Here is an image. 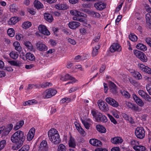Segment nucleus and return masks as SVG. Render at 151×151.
<instances>
[{"instance_id": "obj_1", "label": "nucleus", "mask_w": 151, "mask_h": 151, "mask_svg": "<svg viewBox=\"0 0 151 151\" xmlns=\"http://www.w3.org/2000/svg\"><path fill=\"white\" fill-rule=\"evenodd\" d=\"M25 139V137L22 131L18 130L15 132L11 137L12 142L16 144L13 146L12 149L16 150L19 148L23 145Z\"/></svg>"}, {"instance_id": "obj_2", "label": "nucleus", "mask_w": 151, "mask_h": 151, "mask_svg": "<svg viewBox=\"0 0 151 151\" xmlns=\"http://www.w3.org/2000/svg\"><path fill=\"white\" fill-rule=\"evenodd\" d=\"M49 140L54 144L57 145L61 142L60 135L58 131L54 128H52L48 132Z\"/></svg>"}, {"instance_id": "obj_3", "label": "nucleus", "mask_w": 151, "mask_h": 151, "mask_svg": "<svg viewBox=\"0 0 151 151\" xmlns=\"http://www.w3.org/2000/svg\"><path fill=\"white\" fill-rule=\"evenodd\" d=\"M134 53L135 56L140 60L144 62H146L147 61V58L145 54L143 52L135 50H134Z\"/></svg>"}, {"instance_id": "obj_4", "label": "nucleus", "mask_w": 151, "mask_h": 151, "mask_svg": "<svg viewBox=\"0 0 151 151\" xmlns=\"http://www.w3.org/2000/svg\"><path fill=\"white\" fill-rule=\"evenodd\" d=\"M97 104L99 109L101 111L106 112L109 110L108 105L106 103L101 100H99L97 101Z\"/></svg>"}, {"instance_id": "obj_5", "label": "nucleus", "mask_w": 151, "mask_h": 151, "mask_svg": "<svg viewBox=\"0 0 151 151\" xmlns=\"http://www.w3.org/2000/svg\"><path fill=\"white\" fill-rule=\"evenodd\" d=\"M135 134L136 136L138 138L142 139L145 136V131L142 127H137L135 130Z\"/></svg>"}, {"instance_id": "obj_6", "label": "nucleus", "mask_w": 151, "mask_h": 151, "mask_svg": "<svg viewBox=\"0 0 151 151\" xmlns=\"http://www.w3.org/2000/svg\"><path fill=\"white\" fill-rule=\"evenodd\" d=\"M105 101L108 104L114 107H116L119 106L118 103L112 98L110 97L106 98Z\"/></svg>"}, {"instance_id": "obj_7", "label": "nucleus", "mask_w": 151, "mask_h": 151, "mask_svg": "<svg viewBox=\"0 0 151 151\" xmlns=\"http://www.w3.org/2000/svg\"><path fill=\"white\" fill-rule=\"evenodd\" d=\"M121 50V46L118 43L113 44L110 47V50L111 52H114L116 51L120 52Z\"/></svg>"}, {"instance_id": "obj_8", "label": "nucleus", "mask_w": 151, "mask_h": 151, "mask_svg": "<svg viewBox=\"0 0 151 151\" xmlns=\"http://www.w3.org/2000/svg\"><path fill=\"white\" fill-rule=\"evenodd\" d=\"M48 146L47 142L45 140H43L40 143L39 147V151H48Z\"/></svg>"}, {"instance_id": "obj_9", "label": "nucleus", "mask_w": 151, "mask_h": 151, "mask_svg": "<svg viewBox=\"0 0 151 151\" xmlns=\"http://www.w3.org/2000/svg\"><path fill=\"white\" fill-rule=\"evenodd\" d=\"M38 29L41 33L45 35L48 36L50 35V32L45 25H40L38 27Z\"/></svg>"}, {"instance_id": "obj_10", "label": "nucleus", "mask_w": 151, "mask_h": 151, "mask_svg": "<svg viewBox=\"0 0 151 151\" xmlns=\"http://www.w3.org/2000/svg\"><path fill=\"white\" fill-rule=\"evenodd\" d=\"M37 48L40 51H46L48 49L47 47L41 42H38L36 43Z\"/></svg>"}, {"instance_id": "obj_11", "label": "nucleus", "mask_w": 151, "mask_h": 151, "mask_svg": "<svg viewBox=\"0 0 151 151\" xmlns=\"http://www.w3.org/2000/svg\"><path fill=\"white\" fill-rule=\"evenodd\" d=\"M94 6L97 10H102L106 7V4L101 2H99L94 4Z\"/></svg>"}, {"instance_id": "obj_12", "label": "nucleus", "mask_w": 151, "mask_h": 151, "mask_svg": "<svg viewBox=\"0 0 151 151\" xmlns=\"http://www.w3.org/2000/svg\"><path fill=\"white\" fill-rule=\"evenodd\" d=\"M133 97L137 104L141 107H142L144 106V103L142 100L136 94L133 95Z\"/></svg>"}, {"instance_id": "obj_13", "label": "nucleus", "mask_w": 151, "mask_h": 151, "mask_svg": "<svg viewBox=\"0 0 151 151\" xmlns=\"http://www.w3.org/2000/svg\"><path fill=\"white\" fill-rule=\"evenodd\" d=\"M81 25V24L76 21H71L69 22L68 26L72 29H75Z\"/></svg>"}, {"instance_id": "obj_14", "label": "nucleus", "mask_w": 151, "mask_h": 151, "mask_svg": "<svg viewBox=\"0 0 151 151\" xmlns=\"http://www.w3.org/2000/svg\"><path fill=\"white\" fill-rule=\"evenodd\" d=\"M138 66H139V69L142 70V71H144L148 74H151V69L148 67L146 66L141 64H138Z\"/></svg>"}, {"instance_id": "obj_15", "label": "nucleus", "mask_w": 151, "mask_h": 151, "mask_svg": "<svg viewBox=\"0 0 151 151\" xmlns=\"http://www.w3.org/2000/svg\"><path fill=\"white\" fill-rule=\"evenodd\" d=\"M109 88L110 92L112 93L116 94L117 93L116 85L111 81L109 82Z\"/></svg>"}, {"instance_id": "obj_16", "label": "nucleus", "mask_w": 151, "mask_h": 151, "mask_svg": "<svg viewBox=\"0 0 151 151\" xmlns=\"http://www.w3.org/2000/svg\"><path fill=\"white\" fill-rule=\"evenodd\" d=\"M35 133V128H32L29 131L27 135V139L29 141L31 140L34 137Z\"/></svg>"}, {"instance_id": "obj_17", "label": "nucleus", "mask_w": 151, "mask_h": 151, "mask_svg": "<svg viewBox=\"0 0 151 151\" xmlns=\"http://www.w3.org/2000/svg\"><path fill=\"white\" fill-rule=\"evenodd\" d=\"M74 124L76 129L78 131L80 134L83 136L85 135L86 134L85 132L81 127L80 124L76 122H74Z\"/></svg>"}, {"instance_id": "obj_18", "label": "nucleus", "mask_w": 151, "mask_h": 151, "mask_svg": "<svg viewBox=\"0 0 151 151\" xmlns=\"http://www.w3.org/2000/svg\"><path fill=\"white\" fill-rule=\"evenodd\" d=\"M111 142L114 144H117L122 143L123 142V140L119 137H115L111 138Z\"/></svg>"}, {"instance_id": "obj_19", "label": "nucleus", "mask_w": 151, "mask_h": 151, "mask_svg": "<svg viewBox=\"0 0 151 151\" xmlns=\"http://www.w3.org/2000/svg\"><path fill=\"white\" fill-rule=\"evenodd\" d=\"M70 13L72 15L77 17H86V15L77 10H73L70 11Z\"/></svg>"}, {"instance_id": "obj_20", "label": "nucleus", "mask_w": 151, "mask_h": 151, "mask_svg": "<svg viewBox=\"0 0 151 151\" xmlns=\"http://www.w3.org/2000/svg\"><path fill=\"white\" fill-rule=\"evenodd\" d=\"M55 7L57 9L64 10L67 9L69 6L63 3L57 4L55 5Z\"/></svg>"}, {"instance_id": "obj_21", "label": "nucleus", "mask_w": 151, "mask_h": 151, "mask_svg": "<svg viewBox=\"0 0 151 151\" xmlns=\"http://www.w3.org/2000/svg\"><path fill=\"white\" fill-rule=\"evenodd\" d=\"M19 21L18 18L17 17H13L10 19L8 22V24L13 25L15 24Z\"/></svg>"}, {"instance_id": "obj_22", "label": "nucleus", "mask_w": 151, "mask_h": 151, "mask_svg": "<svg viewBox=\"0 0 151 151\" xmlns=\"http://www.w3.org/2000/svg\"><path fill=\"white\" fill-rule=\"evenodd\" d=\"M13 45L15 49L19 52L22 51V48L20 43L17 42H14L13 43Z\"/></svg>"}, {"instance_id": "obj_23", "label": "nucleus", "mask_w": 151, "mask_h": 151, "mask_svg": "<svg viewBox=\"0 0 151 151\" xmlns=\"http://www.w3.org/2000/svg\"><path fill=\"white\" fill-rule=\"evenodd\" d=\"M44 17L45 20L50 22H51L53 19L52 15L48 13L44 14Z\"/></svg>"}, {"instance_id": "obj_24", "label": "nucleus", "mask_w": 151, "mask_h": 151, "mask_svg": "<svg viewBox=\"0 0 151 151\" xmlns=\"http://www.w3.org/2000/svg\"><path fill=\"white\" fill-rule=\"evenodd\" d=\"M60 79L63 81H65L70 80H73L74 81V80H75V79L74 78L70 76L69 74H67L61 77Z\"/></svg>"}, {"instance_id": "obj_25", "label": "nucleus", "mask_w": 151, "mask_h": 151, "mask_svg": "<svg viewBox=\"0 0 151 151\" xmlns=\"http://www.w3.org/2000/svg\"><path fill=\"white\" fill-rule=\"evenodd\" d=\"M24 44L31 51L34 50V49L33 48L32 45L28 41H25L24 42Z\"/></svg>"}, {"instance_id": "obj_26", "label": "nucleus", "mask_w": 151, "mask_h": 151, "mask_svg": "<svg viewBox=\"0 0 151 151\" xmlns=\"http://www.w3.org/2000/svg\"><path fill=\"white\" fill-rule=\"evenodd\" d=\"M88 14L90 16L95 18H99L101 16L99 13L93 11H89L88 12Z\"/></svg>"}, {"instance_id": "obj_27", "label": "nucleus", "mask_w": 151, "mask_h": 151, "mask_svg": "<svg viewBox=\"0 0 151 151\" xmlns=\"http://www.w3.org/2000/svg\"><path fill=\"white\" fill-rule=\"evenodd\" d=\"M42 95L44 99L49 98L53 96L51 94H50L48 90H46L44 92Z\"/></svg>"}, {"instance_id": "obj_28", "label": "nucleus", "mask_w": 151, "mask_h": 151, "mask_svg": "<svg viewBox=\"0 0 151 151\" xmlns=\"http://www.w3.org/2000/svg\"><path fill=\"white\" fill-rule=\"evenodd\" d=\"M136 47L138 49L142 50L143 51H145L147 50L146 46L144 45L139 43L136 46Z\"/></svg>"}, {"instance_id": "obj_29", "label": "nucleus", "mask_w": 151, "mask_h": 151, "mask_svg": "<svg viewBox=\"0 0 151 151\" xmlns=\"http://www.w3.org/2000/svg\"><path fill=\"white\" fill-rule=\"evenodd\" d=\"M68 144L70 147L74 148L76 146V145L75 139L72 137H70V139L68 142Z\"/></svg>"}, {"instance_id": "obj_30", "label": "nucleus", "mask_w": 151, "mask_h": 151, "mask_svg": "<svg viewBox=\"0 0 151 151\" xmlns=\"http://www.w3.org/2000/svg\"><path fill=\"white\" fill-rule=\"evenodd\" d=\"M96 128L97 130L101 133H104L106 132V129L102 125H97L96 126Z\"/></svg>"}, {"instance_id": "obj_31", "label": "nucleus", "mask_w": 151, "mask_h": 151, "mask_svg": "<svg viewBox=\"0 0 151 151\" xmlns=\"http://www.w3.org/2000/svg\"><path fill=\"white\" fill-rule=\"evenodd\" d=\"M34 5L35 7L38 9L42 8L43 7V5L39 1L35 0L34 3Z\"/></svg>"}, {"instance_id": "obj_32", "label": "nucleus", "mask_w": 151, "mask_h": 151, "mask_svg": "<svg viewBox=\"0 0 151 151\" xmlns=\"http://www.w3.org/2000/svg\"><path fill=\"white\" fill-rule=\"evenodd\" d=\"M133 148L136 151H144L145 149V147L141 145L134 146Z\"/></svg>"}, {"instance_id": "obj_33", "label": "nucleus", "mask_w": 151, "mask_h": 151, "mask_svg": "<svg viewBox=\"0 0 151 151\" xmlns=\"http://www.w3.org/2000/svg\"><path fill=\"white\" fill-rule=\"evenodd\" d=\"M26 57L27 59L33 61L35 59V57L34 55L30 52L27 53L26 54Z\"/></svg>"}, {"instance_id": "obj_34", "label": "nucleus", "mask_w": 151, "mask_h": 151, "mask_svg": "<svg viewBox=\"0 0 151 151\" xmlns=\"http://www.w3.org/2000/svg\"><path fill=\"white\" fill-rule=\"evenodd\" d=\"M91 113L93 116L96 119L99 114H101V112L95 109H92L91 110Z\"/></svg>"}, {"instance_id": "obj_35", "label": "nucleus", "mask_w": 151, "mask_h": 151, "mask_svg": "<svg viewBox=\"0 0 151 151\" xmlns=\"http://www.w3.org/2000/svg\"><path fill=\"white\" fill-rule=\"evenodd\" d=\"M17 6L15 4H13L9 6V9L11 12H16L17 10Z\"/></svg>"}, {"instance_id": "obj_36", "label": "nucleus", "mask_w": 151, "mask_h": 151, "mask_svg": "<svg viewBox=\"0 0 151 151\" xmlns=\"http://www.w3.org/2000/svg\"><path fill=\"white\" fill-rule=\"evenodd\" d=\"M100 46L99 45H98L95 48H93L92 52V55L93 56H96L98 54V50L99 49Z\"/></svg>"}, {"instance_id": "obj_37", "label": "nucleus", "mask_w": 151, "mask_h": 151, "mask_svg": "<svg viewBox=\"0 0 151 151\" xmlns=\"http://www.w3.org/2000/svg\"><path fill=\"white\" fill-rule=\"evenodd\" d=\"M37 103V101L35 100H29L27 101L24 102L23 103V105L26 106L27 105H30L34 104H36Z\"/></svg>"}, {"instance_id": "obj_38", "label": "nucleus", "mask_w": 151, "mask_h": 151, "mask_svg": "<svg viewBox=\"0 0 151 151\" xmlns=\"http://www.w3.org/2000/svg\"><path fill=\"white\" fill-rule=\"evenodd\" d=\"M32 25L31 22L27 21L24 22L22 24V27L24 29H27L28 28Z\"/></svg>"}, {"instance_id": "obj_39", "label": "nucleus", "mask_w": 151, "mask_h": 151, "mask_svg": "<svg viewBox=\"0 0 151 151\" xmlns=\"http://www.w3.org/2000/svg\"><path fill=\"white\" fill-rule=\"evenodd\" d=\"M9 55L11 58L14 59H17L18 57V54L17 52L14 51L11 52Z\"/></svg>"}, {"instance_id": "obj_40", "label": "nucleus", "mask_w": 151, "mask_h": 151, "mask_svg": "<svg viewBox=\"0 0 151 151\" xmlns=\"http://www.w3.org/2000/svg\"><path fill=\"white\" fill-rule=\"evenodd\" d=\"M146 18L147 24L148 25H151V16L148 13L146 15Z\"/></svg>"}, {"instance_id": "obj_41", "label": "nucleus", "mask_w": 151, "mask_h": 151, "mask_svg": "<svg viewBox=\"0 0 151 151\" xmlns=\"http://www.w3.org/2000/svg\"><path fill=\"white\" fill-rule=\"evenodd\" d=\"M123 117L126 120L129 121L131 123L133 122V119L131 117H129L128 116L125 114H123L122 115Z\"/></svg>"}, {"instance_id": "obj_42", "label": "nucleus", "mask_w": 151, "mask_h": 151, "mask_svg": "<svg viewBox=\"0 0 151 151\" xmlns=\"http://www.w3.org/2000/svg\"><path fill=\"white\" fill-rule=\"evenodd\" d=\"M8 35L11 37H13L15 34L14 32L13 29L10 28L9 29L7 30Z\"/></svg>"}, {"instance_id": "obj_43", "label": "nucleus", "mask_w": 151, "mask_h": 151, "mask_svg": "<svg viewBox=\"0 0 151 151\" xmlns=\"http://www.w3.org/2000/svg\"><path fill=\"white\" fill-rule=\"evenodd\" d=\"M58 151H66L65 146L63 144H60L58 148Z\"/></svg>"}, {"instance_id": "obj_44", "label": "nucleus", "mask_w": 151, "mask_h": 151, "mask_svg": "<svg viewBox=\"0 0 151 151\" xmlns=\"http://www.w3.org/2000/svg\"><path fill=\"white\" fill-rule=\"evenodd\" d=\"M6 144V141L5 140H2L0 141V151L3 149Z\"/></svg>"}, {"instance_id": "obj_45", "label": "nucleus", "mask_w": 151, "mask_h": 151, "mask_svg": "<svg viewBox=\"0 0 151 151\" xmlns=\"http://www.w3.org/2000/svg\"><path fill=\"white\" fill-rule=\"evenodd\" d=\"M52 85V84L50 82H45L39 86L43 88H46Z\"/></svg>"}, {"instance_id": "obj_46", "label": "nucleus", "mask_w": 151, "mask_h": 151, "mask_svg": "<svg viewBox=\"0 0 151 151\" xmlns=\"http://www.w3.org/2000/svg\"><path fill=\"white\" fill-rule=\"evenodd\" d=\"M129 38L131 41H132L135 42L136 41L137 39V37L134 34H130Z\"/></svg>"}, {"instance_id": "obj_47", "label": "nucleus", "mask_w": 151, "mask_h": 151, "mask_svg": "<svg viewBox=\"0 0 151 151\" xmlns=\"http://www.w3.org/2000/svg\"><path fill=\"white\" fill-rule=\"evenodd\" d=\"M82 122L86 129H89L90 127V124L87 121L83 120V119L82 120Z\"/></svg>"}, {"instance_id": "obj_48", "label": "nucleus", "mask_w": 151, "mask_h": 151, "mask_svg": "<svg viewBox=\"0 0 151 151\" xmlns=\"http://www.w3.org/2000/svg\"><path fill=\"white\" fill-rule=\"evenodd\" d=\"M8 62L12 65L17 66H19L20 65V63H19L14 60L9 61H8Z\"/></svg>"}, {"instance_id": "obj_49", "label": "nucleus", "mask_w": 151, "mask_h": 151, "mask_svg": "<svg viewBox=\"0 0 151 151\" xmlns=\"http://www.w3.org/2000/svg\"><path fill=\"white\" fill-rule=\"evenodd\" d=\"M135 111L139 112L141 111L142 109L139 107L138 106L136 105H133L131 109Z\"/></svg>"}, {"instance_id": "obj_50", "label": "nucleus", "mask_w": 151, "mask_h": 151, "mask_svg": "<svg viewBox=\"0 0 151 151\" xmlns=\"http://www.w3.org/2000/svg\"><path fill=\"white\" fill-rule=\"evenodd\" d=\"M29 149V146L28 145H26L23 146L18 151H28Z\"/></svg>"}, {"instance_id": "obj_51", "label": "nucleus", "mask_w": 151, "mask_h": 151, "mask_svg": "<svg viewBox=\"0 0 151 151\" xmlns=\"http://www.w3.org/2000/svg\"><path fill=\"white\" fill-rule=\"evenodd\" d=\"M134 75V77L138 80L141 79L142 78L141 75L138 72H135Z\"/></svg>"}, {"instance_id": "obj_52", "label": "nucleus", "mask_w": 151, "mask_h": 151, "mask_svg": "<svg viewBox=\"0 0 151 151\" xmlns=\"http://www.w3.org/2000/svg\"><path fill=\"white\" fill-rule=\"evenodd\" d=\"M121 93L123 96L126 98H129L130 97V95L127 91H124L121 92Z\"/></svg>"}, {"instance_id": "obj_53", "label": "nucleus", "mask_w": 151, "mask_h": 151, "mask_svg": "<svg viewBox=\"0 0 151 151\" xmlns=\"http://www.w3.org/2000/svg\"><path fill=\"white\" fill-rule=\"evenodd\" d=\"M66 39L68 42L73 45H75L76 44L75 41L73 39H72L69 37H67Z\"/></svg>"}, {"instance_id": "obj_54", "label": "nucleus", "mask_w": 151, "mask_h": 151, "mask_svg": "<svg viewBox=\"0 0 151 151\" xmlns=\"http://www.w3.org/2000/svg\"><path fill=\"white\" fill-rule=\"evenodd\" d=\"M49 42L52 46H55L57 44L56 40H54L50 39Z\"/></svg>"}, {"instance_id": "obj_55", "label": "nucleus", "mask_w": 151, "mask_h": 151, "mask_svg": "<svg viewBox=\"0 0 151 151\" xmlns=\"http://www.w3.org/2000/svg\"><path fill=\"white\" fill-rule=\"evenodd\" d=\"M108 116L110 119L111 122H113L114 124H116L117 123V122L115 119L113 117V116L109 114H108Z\"/></svg>"}, {"instance_id": "obj_56", "label": "nucleus", "mask_w": 151, "mask_h": 151, "mask_svg": "<svg viewBox=\"0 0 151 151\" xmlns=\"http://www.w3.org/2000/svg\"><path fill=\"white\" fill-rule=\"evenodd\" d=\"M34 87L38 88H40V86L37 85H35L34 84H29L27 89H31Z\"/></svg>"}, {"instance_id": "obj_57", "label": "nucleus", "mask_w": 151, "mask_h": 151, "mask_svg": "<svg viewBox=\"0 0 151 151\" xmlns=\"http://www.w3.org/2000/svg\"><path fill=\"white\" fill-rule=\"evenodd\" d=\"M48 90L50 94H51L53 96L55 95L57 93V91L54 89H49Z\"/></svg>"}, {"instance_id": "obj_58", "label": "nucleus", "mask_w": 151, "mask_h": 151, "mask_svg": "<svg viewBox=\"0 0 151 151\" xmlns=\"http://www.w3.org/2000/svg\"><path fill=\"white\" fill-rule=\"evenodd\" d=\"M138 93L139 95L142 98H143L144 95L147 93L146 92L141 90H139L138 91Z\"/></svg>"}, {"instance_id": "obj_59", "label": "nucleus", "mask_w": 151, "mask_h": 151, "mask_svg": "<svg viewBox=\"0 0 151 151\" xmlns=\"http://www.w3.org/2000/svg\"><path fill=\"white\" fill-rule=\"evenodd\" d=\"M100 38V35L98 34L97 36L93 40L92 42V44H94L95 42H97L99 40Z\"/></svg>"}, {"instance_id": "obj_60", "label": "nucleus", "mask_w": 151, "mask_h": 151, "mask_svg": "<svg viewBox=\"0 0 151 151\" xmlns=\"http://www.w3.org/2000/svg\"><path fill=\"white\" fill-rule=\"evenodd\" d=\"M146 88L149 94L151 95V84H149L147 85Z\"/></svg>"}, {"instance_id": "obj_61", "label": "nucleus", "mask_w": 151, "mask_h": 151, "mask_svg": "<svg viewBox=\"0 0 151 151\" xmlns=\"http://www.w3.org/2000/svg\"><path fill=\"white\" fill-rule=\"evenodd\" d=\"M96 139H90L89 141L91 145L95 146L96 145Z\"/></svg>"}, {"instance_id": "obj_62", "label": "nucleus", "mask_w": 151, "mask_h": 151, "mask_svg": "<svg viewBox=\"0 0 151 151\" xmlns=\"http://www.w3.org/2000/svg\"><path fill=\"white\" fill-rule=\"evenodd\" d=\"M145 40L147 44L151 47V38L150 37L146 38L145 39Z\"/></svg>"}, {"instance_id": "obj_63", "label": "nucleus", "mask_w": 151, "mask_h": 151, "mask_svg": "<svg viewBox=\"0 0 151 151\" xmlns=\"http://www.w3.org/2000/svg\"><path fill=\"white\" fill-rule=\"evenodd\" d=\"M78 88L77 87H73L70 88L69 91L70 93H72L75 91H76L78 89Z\"/></svg>"}, {"instance_id": "obj_64", "label": "nucleus", "mask_w": 151, "mask_h": 151, "mask_svg": "<svg viewBox=\"0 0 151 151\" xmlns=\"http://www.w3.org/2000/svg\"><path fill=\"white\" fill-rule=\"evenodd\" d=\"M107 121V119L106 117L104 115L102 117L100 122H106Z\"/></svg>"}]
</instances>
